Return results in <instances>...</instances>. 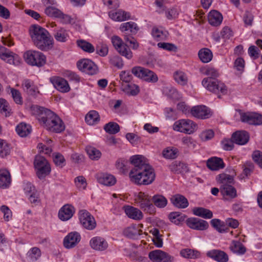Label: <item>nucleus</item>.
I'll return each mask as SVG.
<instances>
[{
  "mask_svg": "<svg viewBox=\"0 0 262 262\" xmlns=\"http://www.w3.org/2000/svg\"><path fill=\"white\" fill-rule=\"evenodd\" d=\"M130 161L134 165L129 173L130 180L133 183L138 185H147L154 182L155 171L146 158L142 155H135L130 157Z\"/></svg>",
  "mask_w": 262,
  "mask_h": 262,
  "instance_id": "nucleus-1",
  "label": "nucleus"
},
{
  "mask_svg": "<svg viewBox=\"0 0 262 262\" xmlns=\"http://www.w3.org/2000/svg\"><path fill=\"white\" fill-rule=\"evenodd\" d=\"M29 33L34 45L39 50L47 51L53 48V39L46 29L37 25H32Z\"/></svg>",
  "mask_w": 262,
  "mask_h": 262,
  "instance_id": "nucleus-2",
  "label": "nucleus"
},
{
  "mask_svg": "<svg viewBox=\"0 0 262 262\" xmlns=\"http://www.w3.org/2000/svg\"><path fill=\"white\" fill-rule=\"evenodd\" d=\"M202 73L208 76L202 81V85L208 91L216 93L225 94L227 90L226 86L222 82L215 79L219 76L218 71L214 68L208 67L201 70Z\"/></svg>",
  "mask_w": 262,
  "mask_h": 262,
  "instance_id": "nucleus-3",
  "label": "nucleus"
},
{
  "mask_svg": "<svg viewBox=\"0 0 262 262\" xmlns=\"http://www.w3.org/2000/svg\"><path fill=\"white\" fill-rule=\"evenodd\" d=\"M218 177L221 184L220 191L224 200L228 201L235 198L237 195L236 190L231 185L233 182V177L225 173L220 174Z\"/></svg>",
  "mask_w": 262,
  "mask_h": 262,
  "instance_id": "nucleus-4",
  "label": "nucleus"
},
{
  "mask_svg": "<svg viewBox=\"0 0 262 262\" xmlns=\"http://www.w3.org/2000/svg\"><path fill=\"white\" fill-rule=\"evenodd\" d=\"M41 123L47 129L53 132L60 133L65 129L62 121L51 111H47V114Z\"/></svg>",
  "mask_w": 262,
  "mask_h": 262,
  "instance_id": "nucleus-5",
  "label": "nucleus"
},
{
  "mask_svg": "<svg viewBox=\"0 0 262 262\" xmlns=\"http://www.w3.org/2000/svg\"><path fill=\"white\" fill-rule=\"evenodd\" d=\"M135 202L143 211L151 214L156 212L152 197L148 194L143 192H139L135 198Z\"/></svg>",
  "mask_w": 262,
  "mask_h": 262,
  "instance_id": "nucleus-6",
  "label": "nucleus"
},
{
  "mask_svg": "<svg viewBox=\"0 0 262 262\" xmlns=\"http://www.w3.org/2000/svg\"><path fill=\"white\" fill-rule=\"evenodd\" d=\"M24 58L28 64L38 67L43 66L46 62V57L45 55L35 50L27 51L24 53Z\"/></svg>",
  "mask_w": 262,
  "mask_h": 262,
  "instance_id": "nucleus-7",
  "label": "nucleus"
},
{
  "mask_svg": "<svg viewBox=\"0 0 262 262\" xmlns=\"http://www.w3.org/2000/svg\"><path fill=\"white\" fill-rule=\"evenodd\" d=\"M34 164L36 170V174L39 179H42L50 174L51 172L50 165L43 157L36 156Z\"/></svg>",
  "mask_w": 262,
  "mask_h": 262,
  "instance_id": "nucleus-8",
  "label": "nucleus"
},
{
  "mask_svg": "<svg viewBox=\"0 0 262 262\" xmlns=\"http://www.w3.org/2000/svg\"><path fill=\"white\" fill-rule=\"evenodd\" d=\"M132 72L137 77L148 82L155 83L158 80L157 75L153 71L143 67H134Z\"/></svg>",
  "mask_w": 262,
  "mask_h": 262,
  "instance_id": "nucleus-9",
  "label": "nucleus"
},
{
  "mask_svg": "<svg viewBox=\"0 0 262 262\" xmlns=\"http://www.w3.org/2000/svg\"><path fill=\"white\" fill-rule=\"evenodd\" d=\"M173 129L176 131L187 134L193 133L197 129V125L189 119L179 120L173 125Z\"/></svg>",
  "mask_w": 262,
  "mask_h": 262,
  "instance_id": "nucleus-10",
  "label": "nucleus"
},
{
  "mask_svg": "<svg viewBox=\"0 0 262 262\" xmlns=\"http://www.w3.org/2000/svg\"><path fill=\"white\" fill-rule=\"evenodd\" d=\"M112 43L115 49L122 56L128 59L133 57V53L129 48L123 42L122 39L116 35L113 36L111 38Z\"/></svg>",
  "mask_w": 262,
  "mask_h": 262,
  "instance_id": "nucleus-11",
  "label": "nucleus"
},
{
  "mask_svg": "<svg viewBox=\"0 0 262 262\" xmlns=\"http://www.w3.org/2000/svg\"><path fill=\"white\" fill-rule=\"evenodd\" d=\"M79 219L81 224L84 228L90 230L95 228L96 221L93 216L86 210H81L79 211Z\"/></svg>",
  "mask_w": 262,
  "mask_h": 262,
  "instance_id": "nucleus-12",
  "label": "nucleus"
},
{
  "mask_svg": "<svg viewBox=\"0 0 262 262\" xmlns=\"http://www.w3.org/2000/svg\"><path fill=\"white\" fill-rule=\"evenodd\" d=\"M78 68L89 75L96 74L98 71L97 65L91 60L83 59L77 63Z\"/></svg>",
  "mask_w": 262,
  "mask_h": 262,
  "instance_id": "nucleus-13",
  "label": "nucleus"
},
{
  "mask_svg": "<svg viewBox=\"0 0 262 262\" xmlns=\"http://www.w3.org/2000/svg\"><path fill=\"white\" fill-rule=\"evenodd\" d=\"M190 114L193 117L201 119L209 118L212 115L211 110L205 105H196L192 107L190 110Z\"/></svg>",
  "mask_w": 262,
  "mask_h": 262,
  "instance_id": "nucleus-14",
  "label": "nucleus"
},
{
  "mask_svg": "<svg viewBox=\"0 0 262 262\" xmlns=\"http://www.w3.org/2000/svg\"><path fill=\"white\" fill-rule=\"evenodd\" d=\"M186 224L190 228L196 230L203 231L207 229L209 227V224L206 221L196 217L187 219Z\"/></svg>",
  "mask_w": 262,
  "mask_h": 262,
  "instance_id": "nucleus-15",
  "label": "nucleus"
},
{
  "mask_svg": "<svg viewBox=\"0 0 262 262\" xmlns=\"http://www.w3.org/2000/svg\"><path fill=\"white\" fill-rule=\"evenodd\" d=\"M242 121L252 125L262 124V115L257 113H244L241 116Z\"/></svg>",
  "mask_w": 262,
  "mask_h": 262,
  "instance_id": "nucleus-16",
  "label": "nucleus"
},
{
  "mask_svg": "<svg viewBox=\"0 0 262 262\" xmlns=\"http://www.w3.org/2000/svg\"><path fill=\"white\" fill-rule=\"evenodd\" d=\"M81 236L77 232H71L67 235L63 241L64 246L70 249L75 247L80 241Z\"/></svg>",
  "mask_w": 262,
  "mask_h": 262,
  "instance_id": "nucleus-17",
  "label": "nucleus"
},
{
  "mask_svg": "<svg viewBox=\"0 0 262 262\" xmlns=\"http://www.w3.org/2000/svg\"><path fill=\"white\" fill-rule=\"evenodd\" d=\"M51 81L54 87L59 91L66 93L70 91V88L67 80L59 77H54L51 78Z\"/></svg>",
  "mask_w": 262,
  "mask_h": 262,
  "instance_id": "nucleus-18",
  "label": "nucleus"
},
{
  "mask_svg": "<svg viewBox=\"0 0 262 262\" xmlns=\"http://www.w3.org/2000/svg\"><path fill=\"white\" fill-rule=\"evenodd\" d=\"M149 257L151 260L158 262H168L171 261V256L165 252L160 250L150 252Z\"/></svg>",
  "mask_w": 262,
  "mask_h": 262,
  "instance_id": "nucleus-19",
  "label": "nucleus"
},
{
  "mask_svg": "<svg viewBox=\"0 0 262 262\" xmlns=\"http://www.w3.org/2000/svg\"><path fill=\"white\" fill-rule=\"evenodd\" d=\"M75 209L74 207L69 204L64 205L59 211L58 217L62 221H67L73 215Z\"/></svg>",
  "mask_w": 262,
  "mask_h": 262,
  "instance_id": "nucleus-20",
  "label": "nucleus"
},
{
  "mask_svg": "<svg viewBox=\"0 0 262 262\" xmlns=\"http://www.w3.org/2000/svg\"><path fill=\"white\" fill-rule=\"evenodd\" d=\"M0 58L7 63L14 66L19 65L21 61L20 58L9 49Z\"/></svg>",
  "mask_w": 262,
  "mask_h": 262,
  "instance_id": "nucleus-21",
  "label": "nucleus"
},
{
  "mask_svg": "<svg viewBox=\"0 0 262 262\" xmlns=\"http://www.w3.org/2000/svg\"><path fill=\"white\" fill-rule=\"evenodd\" d=\"M208 257L217 262H227L229 260L228 255L223 251L220 250H212L207 253Z\"/></svg>",
  "mask_w": 262,
  "mask_h": 262,
  "instance_id": "nucleus-22",
  "label": "nucleus"
},
{
  "mask_svg": "<svg viewBox=\"0 0 262 262\" xmlns=\"http://www.w3.org/2000/svg\"><path fill=\"white\" fill-rule=\"evenodd\" d=\"M232 139L237 144L244 145L248 142L249 135L246 131H237L232 134Z\"/></svg>",
  "mask_w": 262,
  "mask_h": 262,
  "instance_id": "nucleus-23",
  "label": "nucleus"
},
{
  "mask_svg": "<svg viewBox=\"0 0 262 262\" xmlns=\"http://www.w3.org/2000/svg\"><path fill=\"white\" fill-rule=\"evenodd\" d=\"M124 208L126 214L130 219L139 221L143 217L142 212L138 208L130 206H124Z\"/></svg>",
  "mask_w": 262,
  "mask_h": 262,
  "instance_id": "nucleus-24",
  "label": "nucleus"
},
{
  "mask_svg": "<svg viewBox=\"0 0 262 262\" xmlns=\"http://www.w3.org/2000/svg\"><path fill=\"white\" fill-rule=\"evenodd\" d=\"M91 247L96 250L103 251L105 250L107 246L106 241L100 237H94L90 241Z\"/></svg>",
  "mask_w": 262,
  "mask_h": 262,
  "instance_id": "nucleus-25",
  "label": "nucleus"
},
{
  "mask_svg": "<svg viewBox=\"0 0 262 262\" xmlns=\"http://www.w3.org/2000/svg\"><path fill=\"white\" fill-rule=\"evenodd\" d=\"M97 179L100 184L108 186L114 185L116 182L115 178L108 173L98 174Z\"/></svg>",
  "mask_w": 262,
  "mask_h": 262,
  "instance_id": "nucleus-26",
  "label": "nucleus"
},
{
  "mask_svg": "<svg viewBox=\"0 0 262 262\" xmlns=\"http://www.w3.org/2000/svg\"><path fill=\"white\" fill-rule=\"evenodd\" d=\"M207 166L212 170H218L225 167L223 160L220 158L212 157L207 161Z\"/></svg>",
  "mask_w": 262,
  "mask_h": 262,
  "instance_id": "nucleus-27",
  "label": "nucleus"
},
{
  "mask_svg": "<svg viewBox=\"0 0 262 262\" xmlns=\"http://www.w3.org/2000/svg\"><path fill=\"white\" fill-rule=\"evenodd\" d=\"M30 111L31 114L36 116L38 121L41 123L47 114V111L50 110L38 105H33L31 107Z\"/></svg>",
  "mask_w": 262,
  "mask_h": 262,
  "instance_id": "nucleus-28",
  "label": "nucleus"
},
{
  "mask_svg": "<svg viewBox=\"0 0 262 262\" xmlns=\"http://www.w3.org/2000/svg\"><path fill=\"white\" fill-rule=\"evenodd\" d=\"M170 201L174 206L180 208H185L189 204L187 199L179 194L172 196Z\"/></svg>",
  "mask_w": 262,
  "mask_h": 262,
  "instance_id": "nucleus-29",
  "label": "nucleus"
},
{
  "mask_svg": "<svg viewBox=\"0 0 262 262\" xmlns=\"http://www.w3.org/2000/svg\"><path fill=\"white\" fill-rule=\"evenodd\" d=\"M53 36L57 41L60 42H66L69 37L68 31L62 27L55 29L54 30Z\"/></svg>",
  "mask_w": 262,
  "mask_h": 262,
  "instance_id": "nucleus-30",
  "label": "nucleus"
},
{
  "mask_svg": "<svg viewBox=\"0 0 262 262\" xmlns=\"http://www.w3.org/2000/svg\"><path fill=\"white\" fill-rule=\"evenodd\" d=\"M110 17L115 21H122L130 18V14L122 10H118L117 11H111L109 12Z\"/></svg>",
  "mask_w": 262,
  "mask_h": 262,
  "instance_id": "nucleus-31",
  "label": "nucleus"
},
{
  "mask_svg": "<svg viewBox=\"0 0 262 262\" xmlns=\"http://www.w3.org/2000/svg\"><path fill=\"white\" fill-rule=\"evenodd\" d=\"M11 182L10 172L6 169L0 170V187L3 189L8 188Z\"/></svg>",
  "mask_w": 262,
  "mask_h": 262,
  "instance_id": "nucleus-32",
  "label": "nucleus"
},
{
  "mask_svg": "<svg viewBox=\"0 0 262 262\" xmlns=\"http://www.w3.org/2000/svg\"><path fill=\"white\" fill-rule=\"evenodd\" d=\"M208 21L209 24L213 26L220 25L223 20L222 14L216 10H212L208 14Z\"/></svg>",
  "mask_w": 262,
  "mask_h": 262,
  "instance_id": "nucleus-33",
  "label": "nucleus"
},
{
  "mask_svg": "<svg viewBox=\"0 0 262 262\" xmlns=\"http://www.w3.org/2000/svg\"><path fill=\"white\" fill-rule=\"evenodd\" d=\"M120 30L123 32L124 35H128L129 33L135 34L138 28L137 24L133 21L122 23L120 26Z\"/></svg>",
  "mask_w": 262,
  "mask_h": 262,
  "instance_id": "nucleus-34",
  "label": "nucleus"
},
{
  "mask_svg": "<svg viewBox=\"0 0 262 262\" xmlns=\"http://www.w3.org/2000/svg\"><path fill=\"white\" fill-rule=\"evenodd\" d=\"M229 249L233 253L238 255H243L246 252V247L238 241H232Z\"/></svg>",
  "mask_w": 262,
  "mask_h": 262,
  "instance_id": "nucleus-35",
  "label": "nucleus"
},
{
  "mask_svg": "<svg viewBox=\"0 0 262 262\" xmlns=\"http://www.w3.org/2000/svg\"><path fill=\"white\" fill-rule=\"evenodd\" d=\"M16 131L20 137H26L30 134L32 128L29 124L21 122L16 127Z\"/></svg>",
  "mask_w": 262,
  "mask_h": 262,
  "instance_id": "nucleus-36",
  "label": "nucleus"
},
{
  "mask_svg": "<svg viewBox=\"0 0 262 262\" xmlns=\"http://www.w3.org/2000/svg\"><path fill=\"white\" fill-rule=\"evenodd\" d=\"M170 170L174 173H179L188 171L187 165L183 162L175 161L169 165Z\"/></svg>",
  "mask_w": 262,
  "mask_h": 262,
  "instance_id": "nucleus-37",
  "label": "nucleus"
},
{
  "mask_svg": "<svg viewBox=\"0 0 262 262\" xmlns=\"http://www.w3.org/2000/svg\"><path fill=\"white\" fill-rule=\"evenodd\" d=\"M192 212L195 215L204 219H210L213 217V213L210 210L203 207H195Z\"/></svg>",
  "mask_w": 262,
  "mask_h": 262,
  "instance_id": "nucleus-38",
  "label": "nucleus"
},
{
  "mask_svg": "<svg viewBox=\"0 0 262 262\" xmlns=\"http://www.w3.org/2000/svg\"><path fill=\"white\" fill-rule=\"evenodd\" d=\"M152 204L154 207L163 208L167 204V200L164 196L160 194H156L152 196Z\"/></svg>",
  "mask_w": 262,
  "mask_h": 262,
  "instance_id": "nucleus-39",
  "label": "nucleus"
},
{
  "mask_svg": "<svg viewBox=\"0 0 262 262\" xmlns=\"http://www.w3.org/2000/svg\"><path fill=\"white\" fill-rule=\"evenodd\" d=\"M99 114L96 111H91L85 116V122L89 125H92L99 121Z\"/></svg>",
  "mask_w": 262,
  "mask_h": 262,
  "instance_id": "nucleus-40",
  "label": "nucleus"
},
{
  "mask_svg": "<svg viewBox=\"0 0 262 262\" xmlns=\"http://www.w3.org/2000/svg\"><path fill=\"white\" fill-rule=\"evenodd\" d=\"M181 255L186 258L196 259L200 257V253L195 250L184 249L180 251Z\"/></svg>",
  "mask_w": 262,
  "mask_h": 262,
  "instance_id": "nucleus-41",
  "label": "nucleus"
},
{
  "mask_svg": "<svg viewBox=\"0 0 262 262\" xmlns=\"http://www.w3.org/2000/svg\"><path fill=\"white\" fill-rule=\"evenodd\" d=\"M151 34L154 39L157 41L166 39L167 33L164 32L162 29L154 27L151 31Z\"/></svg>",
  "mask_w": 262,
  "mask_h": 262,
  "instance_id": "nucleus-42",
  "label": "nucleus"
},
{
  "mask_svg": "<svg viewBox=\"0 0 262 262\" xmlns=\"http://www.w3.org/2000/svg\"><path fill=\"white\" fill-rule=\"evenodd\" d=\"M198 55L200 60L204 63L209 62L212 58V52L207 48L200 50Z\"/></svg>",
  "mask_w": 262,
  "mask_h": 262,
  "instance_id": "nucleus-43",
  "label": "nucleus"
},
{
  "mask_svg": "<svg viewBox=\"0 0 262 262\" xmlns=\"http://www.w3.org/2000/svg\"><path fill=\"white\" fill-rule=\"evenodd\" d=\"M142 231L134 226L129 227L123 231V234L129 238H136L141 234Z\"/></svg>",
  "mask_w": 262,
  "mask_h": 262,
  "instance_id": "nucleus-44",
  "label": "nucleus"
},
{
  "mask_svg": "<svg viewBox=\"0 0 262 262\" xmlns=\"http://www.w3.org/2000/svg\"><path fill=\"white\" fill-rule=\"evenodd\" d=\"M0 113L6 117L10 116L12 113L8 102L3 98H0Z\"/></svg>",
  "mask_w": 262,
  "mask_h": 262,
  "instance_id": "nucleus-45",
  "label": "nucleus"
},
{
  "mask_svg": "<svg viewBox=\"0 0 262 262\" xmlns=\"http://www.w3.org/2000/svg\"><path fill=\"white\" fill-rule=\"evenodd\" d=\"M123 91L127 94L135 96L139 92V88L138 85L133 83H127L123 85Z\"/></svg>",
  "mask_w": 262,
  "mask_h": 262,
  "instance_id": "nucleus-46",
  "label": "nucleus"
},
{
  "mask_svg": "<svg viewBox=\"0 0 262 262\" xmlns=\"http://www.w3.org/2000/svg\"><path fill=\"white\" fill-rule=\"evenodd\" d=\"M186 218V215L178 212H171L169 214V219L171 222L176 225H179Z\"/></svg>",
  "mask_w": 262,
  "mask_h": 262,
  "instance_id": "nucleus-47",
  "label": "nucleus"
},
{
  "mask_svg": "<svg viewBox=\"0 0 262 262\" xmlns=\"http://www.w3.org/2000/svg\"><path fill=\"white\" fill-rule=\"evenodd\" d=\"M10 145L4 140L0 139V157L4 158L10 153Z\"/></svg>",
  "mask_w": 262,
  "mask_h": 262,
  "instance_id": "nucleus-48",
  "label": "nucleus"
},
{
  "mask_svg": "<svg viewBox=\"0 0 262 262\" xmlns=\"http://www.w3.org/2000/svg\"><path fill=\"white\" fill-rule=\"evenodd\" d=\"M78 46L84 51L88 53H93L95 51L94 47L90 42L84 40L77 41Z\"/></svg>",
  "mask_w": 262,
  "mask_h": 262,
  "instance_id": "nucleus-49",
  "label": "nucleus"
},
{
  "mask_svg": "<svg viewBox=\"0 0 262 262\" xmlns=\"http://www.w3.org/2000/svg\"><path fill=\"white\" fill-rule=\"evenodd\" d=\"M163 93L168 97L174 99L179 98V94L176 89L171 86H167L163 88Z\"/></svg>",
  "mask_w": 262,
  "mask_h": 262,
  "instance_id": "nucleus-50",
  "label": "nucleus"
},
{
  "mask_svg": "<svg viewBox=\"0 0 262 262\" xmlns=\"http://www.w3.org/2000/svg\"><path fill=\"white\" fill-rule=\"evenodd\" d=\"M175 81L179 84L184 85L187 82V78L185 73L182 71H177L173 74Z\"/></svg>",
  "mask_w": 262,
  "mask_h": 262,
  "instance_id": "nucleus-51",
  "label": "nucleus"
},
{
  "mask_svg": "<svg viewBox=\"0 0 262 262\" xmlns=\"http://www.w3.org/2000/svg\"><path fill=\"white\" fill-rule=\"evenodd\" d=\"M86 151L89 157L92 160H98L101 157V152L95 147L92 146L86 147Z\"/></svg>",
  "mask_w": 262,
  "mask_h": 262,
  "instance_id": "nucleus-52",
  "label": "nucleus"
},
{
  "mask_svg": "<svg viewBox=\"0 0 262 262\" xmlns=\"http://www.w3.org/2000/svg\"><path fill=\"white\" fill-rule=\"evenodd\" d=\"M104 129L107 133L111 134H115L120 130V127L117 123L110 122L105 125Z\"/></svg>",
  "mask_w": 262,
  "mask_h": 262,
  "instance_id": "nucleus-53",
  "label": "nucleus"
},
{
  "mask_svg": "<svg viewBox=\"0 0 262 262\" xmlns=\"http://www.w3.org/2000/svg\"><path fill=\"white\" fill-rule=\"evenodd\" d=\"M177 149L170 147H167L162 151V155L166 159H174L177 157Z\"/></svg>",
  "mask_w": 262,
  "mask_h": 262,
  "instance_id": "nucleus-54",
  "label": "nucleus"
},
{
  "mask_svg": "<svg viewBox=\"0 0 262 262\" xmlns=\"http://www.w3.org/2000/svg\"><path fill=\"white\" fill-rule=\"evenodd\" d=\"M45 13L51 17H57L61 14V11L53 7H48L45 11Z\"/></svg>",
  "mask_w": 262,
  "mask_h": 262,
  "instance_id": "nucleus-55",
  "label": "nucleus"
},
{
  "mask_svg": "<svg viewBox=\"0 0 262 262\" xmlns=\"http://www.w3.org/2000/svg\"><path fill=\"white\" fill-rule=\"evenodd\" d=\"M75 183L79 190L85 189L87 183L85 179L83 176H78L75 179Z\"/></svg>",
  "mask_w": 262,
  "mask_h": 262,
  "instance_id": "nucleus-56",
  "label": "nucleus"
},
{
  "mask_svg": "<svg viewBox=\"0 0 262 262\" xmlns=\"http://www.w3.org/2000/svg\"><path fill=\"white\" fill-rule=\"evenodd\" d=\"M53 161L55 165L60 167H63L65 164V159L63 156L59 153L53 154Z\"/></svg>",
  "mask_w": 262,
  "mask_h": 262,
  "instance_id": "nucleus-57",
  "label": "nucleus"
},
{
  "mask_svg": "<svg viewBox=\"0 0 262 262\" xmlns=\"http://www.w3.org/2000/svg\"><path fill=\"white\" fill-rule=\"evenodd\" d=\"M234 142L232 139H224L221 142V144L224 150H231L234 147Z\"/></svg>",
  "mask_w": 262,
  "mask_h": 262,
  "instance_id": "nucleus-58",
  "label": "nucleus"
},
{
  "mask_svg": "<svg viewBox=\"0 0 262 262\" xmlns=\"http://www.w3.org/2000/svg\"><path fill=\"white\" fill-rule=\"evenodd\" d=\"M214 134L212 130L208 129L203 131L200 135V137L203 141L211 140L214 137Z\"/></svg>",
  "mask_w": 262,
  "mask_h": 262,
  "instance_id": "nucleus-59",
  "label": "nucleus"
},
{
  "mask_svg": "<svg viewBox=\"0 0 262 262\" xmlns=\"http://www.w3.org/2000/svg\"><path fill=\"white\" fill-rule=\"evenodd\" d=\"M158 47L160 48L169 51H176L177 50V47L172 43L168 42H159L157 45Z\"/></svg>",
  "mask_w": 262,
  "mask_h": 262,
  "instance_id": "nucleus-60",
  "label": "nucleus"
},
{
  "mask_svg": "<svg viewBox=\"0 0 262 262\" xmlns=\"http://www.w3.org/2000/svg\"><path fill=\"white\" fill-rule=\"evenodd\" d=\"M252 159L262 168V152L255 150L252 154Z\"/></svg>",
  "mask_w": 262,
  "mask_h": 262,
  "instance_id": "nucleus-61",
  "label": "nucleus"
},
{
  "mask_svg": "<svg viewBox=\"0 0 262 262\" xmlns=\"http://www.w3.org/2000/svg\"><path fill=\"white\" fill-rule=\"evenodd\" d=\"M110 62L112 65L119 69L122 68L123 66V61L121 58L118 56H114L112 57L110 59Z\"/></svg>",
  "mask_w": 262,
  "mask_h": 262,
  "instance_id": "nucleus-62",
  "label": "nucleus"
},
{
  "mask_svg": "<svg viewBox=\"0 0 262 262\" xmlns=\"http://www.w3.org/2000/svg\"><path fill=\"white\" fill-rule=\"evenodd\" d=\"M29 256L33 260H36L41 255V251L38 248H32L29 252Z\"/></svg>",
  "mask_w": 262,
  "mask_h": 262,
  "instance_id": "nucleus-63",
  "label": "nucleus"
},
{
  "mask_svg": "<svg viewBox=\"0 0 262 262\" xmlns=\"http://www.w3.org/2000/svg\"><path fill=\"white\" fill-rule=\"evenodd\" d=\"M96 53L101 56H105L108 53V48L106 45H100L96 48Z\"/></svg>",
  "mask_w": 262,
  "mask_h": 262,
  "instance_id": "nucleus-64",
  "label": "nucleus"
}]
</instances>
